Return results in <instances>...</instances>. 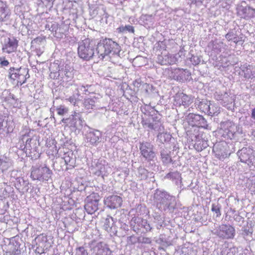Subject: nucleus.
I'll return each mask as SVG.
<instances>
[{
  "instance_id": "1",
  "label": "nucleus",
  "mask_w": 255,
  "mask_h": 255,
  "mask_svg": "<svg viewBox=\"0 0 255 255\" xmlns=\"http://www.w3.org/2000/svg\"><path fill=\"white\" fill-rule=\"evenodd\" d=\"M154 201L158 209L161 211L173 212L176 206L175 197L165 191L157 189L153 195Z\"/></svg>"
},
{
  "instance_id": "2",
  "label": "nucleus",
  "mask_w": 255,
  "mask_h": 255,
  "mask_svg": "<svg viewBox=\"0 0 255 255\" xmlns=\"http://www.w3.org/2000/svg\"><path fill=\"white\" fill-rule=\"evenodd\" d=\"M96 45L95 40L90 38H85L79 42L78 48L79 56L87 61L97 57L95 50Z\"/></svg>"
},
{
  "instance_id": "3",
  "label": "nucleus",
  "mask_w": 255,
  "mask_h": 255,
  "mask_svg": "<svg viewBox=\"0 0 255 255\" xmlns=\"http://www.w3.org/2000/svg\"><path fill=\"white\" fill-rule=\"evenodd\" d=\"M220 128L223 131V136L230 139H235L238 135L242 132L240 126L229 120L221 122Z\"/></svg>"
},
{
  "instance_id": "4",
  "label": "nucleus",
  "mask_w": 255,
  "mask_h": 255,
  "mask_svg": "<svg viewBox=\"0 0 255 255\" xmlns=\"http://www.w3.org/2000/svg\"><path fill=\"white\" fill-rule=\"evenodd\" d=\"M53 173L45 165L33 166L31 168V177L33 180L40 181H48Z\"/></svg>"
},
{
  "instance_id": "5",
  "label": "nucleus",
  "mask_w": 255,
  "mask_h": 255,
  "mask_svg": "<svg viewBox=\"0 0 255 255\" xmlns=\"http://www.w3.org/2000/svg\"><path fill=\"white\" fill-rule=\"evenodd\" d=\"M9 77L12 80H17L18 84L20 86L25 83L27 79L30 76L28 74V69L27 68H15L11 67L8 70Z\"/></svg>"
},
{
  "instance_id": "6",
  "label": "nucleus",
  "mask_w": 255,
  "mask_h": 255,
  "mask_svg": "<svg viewBox=\"0 0 255 255\" xmlns=\"http://www.w3.org/2000/svg\"><path fill=\"white\" fill-rule=\"evenodd\" d=\"M237 154L242 162L247 163L250 167H255V152L253 149L243 147Z\"/></svg>"
},
{
  "instance_id": "7",
  "label": "nucleus",
  "mask_w": 255,
  "mask_h": 255,
  "mask_svg": "<svg viewBox=\"0 0 255 255\" xmlns=\"http://www.w3.org/2000/svg\"><path fill=\"white\" fill-rule=\"evenodd\" d=\"M212 233L222 239H233L235 235V229L230 225L223 224L219 226Z\"/></svg>"
},
{
  "instance_id": "8",
  "label": "nucleus",
  "mask_w": 255,
  "mask_h": 255,
  "mask_svg": "<svg viewBox=\"0 0 255 255\" xmlns=\"http://www.w3.org/2000/svg\"><path fill=\"white\" fill-rule=\"evenodd\" d=\"M61 122L66 126L76 129H81L85 124V121L82 119L81 114L76 112L68 118H63Z\"/></svg>"
},
{
  "instance_id": "9",
  "label": "nucleus",
  "mask_w": 255,
  "mask_h": 255,
  "mask_svg": "<svg viewBox=\"0 0 255 255\" xmlns=\"http://www.w3.org/2000/svg\"><path fill=\"white\" fill-rule=\"evenodd\" d=\"M100 198L99 195L96 193H93L87 197L84 207L88 214H92L98 210Z\"/></svg>"
},
{
  "instance_id": "10",
  "label": "nucleus",
  "mask_w": 255,
  "mask_h": 255,
  "mask_svg": "<svg viewBox=\"0 0 255 255\" xmlns=\"http://www.w3.org/2000/svg\"><path fill=\"white\" fill-rule=\"evenodd\" d=\"M153 147V144L149 142H142L140 143V152L143 157L148 162L153 161L155 157Z\"/></svg>"
},
{
  "instance_id": "11",
  "label": "nucleus",
  "mask_w": 255,
  "mask_h": 255,
  "mask_svg": "<svg viewBox=\"0 0 255 255\" xmlns=\"http://www.w3.org/2000/svg\"><path fill=\"white\" fill-rule=\"evenodd\" d=\"M186 120L189 125L192 127H201L207 128L208 125L205 118L198 114L190 113L186 117Z\"/></svg>"
},
{
  "instance_id": "12",
  "label": "nucleus",
  "mask_w": 255,
  "mask_h": 255,
  "mask_svg": "<svg viewBox=\"0 0 255 255\" xmlns=\"http://www.w3.org/2000/svg\"><path fill=\"white\" fill-rule=\"evenodd\" d=\"M131 225L133 226L135 232H138L142 228L144 229L146 232H150L152 230V227L146 220L139 217L133 218L131 221Z\"/></svg>"
},
{
  "instance_id": "13",
  "label": "nucleus",
  "mask_w": 255,
  "mask_h": 255,
  "mask_svg": "<svg viewBox=\"0 0 255 255\" xmlns=\"http://www.w3.org/2000/svg\"><path fill=\"white\" fill-rule=\"evenodd\" d=\"M122 203V198L118 195H111L104 199L105 205L111 209H116L120 207Z\"/></svg>"
},
{
  "instance_id": "14",
  "label": "nucleus",
  "mask_w": 255,
  "mask_h": 255,
  "mask_svg": "<svg viewBox=\"0 0 255 255\" xmlns=\"http://www.w3.org/2000/svg\"><path fill=\"white\" fill-rule=\"evenodd\" d=\"M87 142L93 146H97L102 139V133L99 130L92 129L86 134Z\"/></svg>"
},
{
  "instance_id": "15",
  "label": "nucleus",
  "mask_w": 255,
  "mask_h": 255,
  "mask_svg": "<svg viewBox=\"0 0 255 255\" xmlns=\"http://www.w3.org/2000/svg\"><path fill=\"white\" fill-rule=\"evenodd\" d=\"M18 46V40L12 37L11 38H7L5 39L4 43L2 48L3 52L8 54L11 53L16 50Z\"/></svg>"
},
{
  "instance_id": "16",
  "label": "nucleus",
  "mask_w": 255,
  "mask_h": 255,
  "mask_svg": "<svg viewBox=\"0 0 255 255\" xmlns=\"http://www.w3.org/2000/svg\"><path fill=\"white\" fill-rule=\"evenodd\" d=\"M96 46V53L97 58L103 59L106 56L109 55L106 38L100 40Z\"/></svg>"
},
{
  "instance_id": "17",
  "label": "nucleus",
  "mask_w": 255,
  "mask_h": 255,
  "mask_svg": "<svg viewBox=\"0 0 255 255\" xmlns=\"http://www.w3.org/2000/svg\"><path fill=\"white\" fill-rule=\"evenodd\" d=\"M109 168V167L107 165L97 161L92 166L91 169L92 173L95 175L104 177V176L108 175Z\"/></svg>"
},
{
  "instance_id": "18",
  "label": "nucleus",
  "mask_w": 255,
  "mask_h": 255,
  "mask_svg": "<svg viewBox=\"0 0 255 255\" xmlns=\"http://www.w3.org/2000/svg\"><path fill=\"white\" fill-rule=\"evenodd\" d=\"M237 13L241 18L249 19L255 16V8L251 6H240L237 9Z\"/></svg>"
},
{
  "instance_id": "19",
  "label": "nucleus",
  "mask_w": 255,
  "mask_h": 255,
  "mask_svg": "<svg viewBox=\"0 0 255 255\" xmlns=\"http://www.w3.org/2000/svg\"><path fill=\"white\" fill-rule=\"evenodd\" d=\"M115 223L114 218L110 216H108L103 225L104 230L111 235H117L118 232V228L115 225Z\"/></svg>"
},
{
  "instance_id": "20",
  "label": "nucleus",
  "mask_w": 255,
  "mask_h": 255,
  "mask_svg": "<svg viewBox=\"0 0 255 255\" xmlns=\"http://www.w3.org/2000/svg\"><path fill=\"white\" fill-rule=\"evenodd\" d=\"M172 74L173 78L179 82H182L185 80H187L189 77L191 76V73L187 69H175Z\"/></svg>"
},
{
  "instance_id": "21",
  "label": "nucleus",
  "mask_w": 255,
  "mask_h": 255,
  "mask_svg": "<svg viewBox=\"0 0 255 255\" xmlns=\"http://www.w3.org/2000/svg\"><path fill=\"white\" fill-rule=\"evenodd\" d=\"M64 65H61L59 61L56 60L51 63L49 66L50 71V76L53 79H58L60 77V74Z\"/></svg>"
},
{
  "instance_id": "22",
  "label": "nucleus",
  "mask_w": 255,
  "mask_h": 255,
  "mask_svg": "<svg viewBox=\"0 0 255 255\" xmlns=\"http://www.w3.org/2000/svg\"><path fill=\"white\" fill-rule=\"evenodd\" d=\"M161 160L164 165H168L170 163H174L171 156V151L165 147H161L160 150Z\"/></svg>"
},
{
  "instance_id": "23",
  "label": "nucleus",
  "mask_w": 255,
  "mask_h": 255,
  "mask_svg": "<svg viewBox=\"0 0 255 255\" xmlns=\"http://www.w3.org/2000/svg\"><path fill=\"white\" fill-rule=\"evenodd\" d=\"M157 61L162 65H172L178 61V58L171 54L165 55L164 56L158 55L157 58Z\"/></svg>"
},
{
  "instance_id": "24",
  "label": "nucleus",
  "mask_w": 255,
  "mask_h": 255,
  "mask_svg": "<svg viewBox=\"0 0 255 255\" xmlns=\"http://www.w3.org/2000/svg\"><path fill=\"white\" fill-rule=\"evenodd\" d=\"M165 179H170L177 186H179L180 188L182 187V177L179 172L175 171H171L167 173L164 177Z\"/></svg>"
},
{
  "instance_id": "25",
  "label": "nucleus",
  "mask_w": 255,
  "mask_h": 255,
  "mask_svg": "<svg viewBox=\"0 0 255 255\" xmlns=\"http://www.w3.org/2000/svg\"><path fill=\"white\" fill-rule=\"evenodd\" d=\"M213 151L214 152L215 156L220 159H224L227 154L225 146L222 143L215 144L213 147Z\"/></svg>"
},
{
  "instance_id": "26",
  "label": "nucleus",
  "mask_w": 255,
  "mask_h": 255,
  "mask_svg": "<svg viewBox=\"0 0 255 255\" xmlns=\"http://www.w3.org/2000/svg\"><path fill=\"white\" fill-rule=\"evenodd\" d=\"M106 42L109 49V54L119 56L121 51V46L119 44L110 38H106Z\"/></svg>"
},
{
  "instance_id": "27",
  "label": "nucleus",
  "mask_w": 255,
  "mask_h": 255,
  "mask_svg": "<svg viewBox=\"0 0 255 255\" xmlns=\"http://www.w3.org/2000/svg\"><path fill=\"white\" fill-rule=\"evenodd\" d=\"M63 159L65 164L68 166L66 169H72L75 166L76 157L71 151L65 152Z\"/></svg>"
},
{
  "instance_id": "28",
  "label": "nucleus",
  "mask_w": 255,
  "mask_h": 255,
  "mask_svg": "<svg viewBox=\"0 0 255 255\" xmlns=\"http://www.w3.org/2000/svg\"><path fill=\"white\" fill-rule=\"evenodd\" d=\"M175 101L177 104H179L180 106L183 105L185 107L188 106L191 103V98L183 93L176 94Z\"/></svg>"
},
{
  "instance_id": "29",
  "label": "nucleus",
  "mask_w": 255,
  "mask_h": 255,
  "mask_svg": "<svg viewBox=\"0 0 255 255\" xmlns=\"http://www.w3.org/2000/svg\"><path fill=\"white\" fill-rule=\"evenodd\" d=\"M60 77L67 81H71L74 77V69L73 67H70L67 64L63 66L60 74Z\"/></svg>"
},
{
  "instance_id": "30",
  "label": "nucleus",
  "mask_w": 255,
  "mask_h": 255,
  "mask_svg": "<svg viewBox=\"0 0 255 255\" xmlns=\"http://www.w3.org/2000/svg\"><path fill=\"white\" fill-rule=\"evenodd\" d=\"M252 67L250 65L247 63H245L241 66V74L244 75V77L245 79H249L253 78V74Z\"/></svg>"
},
{
  "instance_id": "31",
  "label": "nucleus",
  "mask_w": 255,
  "mask_h": 255,
  "mask_svg": "<svg viewBox=\"0 0 255 255\" xmlns=\"http://www.w3.org/2000/svg\"><path fill=\"white\" fill-rule=\"evenodd\" d=\"M11 165V159L4 155L0 156V169L2 172L7 170Z\"/></svg>"
},
{
  "instance_id": "32",
  "label": "nucleus",
  "mask_w": 255,
  "mask_h": 255,
  "mask_svg": "<svg viewBox=\"0 0 255 255\" xmlns=\"http://www.w3.org/2000/svg\"><path fill=\"white\" fill-rule=\"evenodd\" d=\"M137 177L140 180H145L148 178L153 177V172H149L147 170L142 167H139L137 171Z\"/></svg>"
},
{
  "instance_id": "33",
  "label": "nucleus",
  "mask_w": 255,
  "mask_h": 255,
  "mask_svg": "<svg viewBox=\"0 0 255 255\" xmlns=\"http://www.w3.org/2000/svg\"><path fill=\"white\" fill-rule=\"evenodd\" d=\"M93 250L97 251L99 255H111V252L109 249L105 247L102 242L98 243L93 248Z\"/></svg>"
},
{
  "instance_id": "34",
  "label": "nucleus",
  "mask_w": 255,
  "mask_h": 255,
  "mask_svg": "<svg viewBox=\"0 0 255 255\" xmlns=\"http://www.w3.org/2000/svg\"><path fill=\"white\" fill-rule=\"evenodd\" d=\"M9 13V10L5 2L0 0V20H4Z\"/></svg>"
},
{
  "instance_id": "35",
  "label": "nucleus",
  "mask_w": 255,
  "mask_h": 255,
  "mask_svg": "<svg viewBox=\"0 0 255 255\" xmlns=\"http://www.w3.org/2000/svg\"><path fill=\"white\" fill-rule=\"evenodd\" d=\"M97 99L94 97L92 98L85 99L83 102V105L87 110L94 109L96 107V103Z\"/></svg>"
},
{
  "instance_id": "36",
  "label": "nucleus",
  "mask_w": 255,
  "mask_h": 255,
  "mask_svg": "<svg viewBox=\"0 0 255 255\" xmlns=\"http://www.w3.org/2000/svg\"><path fill=\"white\" fill-rule=\"evenodd\" d=\"M233 102V99L232 97H230L227 92H225V96L224 98L221 99V101L220 103L224 107H226L228 109H231L232 108V103Z\"/></svg>"
},
{
  "instance_id": "37",
  "label": "nucleus",
  "mask_w": 255,
  "mask_h": 255,
  "mask_svg": "<svg viewBox=\"0 0 255 255\" xmlns=\"http://www.w3.org/2000/svg\"><path fill=\"white\" fill-rule=\"evenodd\" d=\"M171 135L169 133L164 132V130L162 132H160L157 135V140L161 143L164 142H168L171 139Z\"/></svg>"
},
{
  "instance_id": "38",
  "label": "nucleus",
  "mask_w": 255,
  "mask_h": 255,
  "mask_svg": "<svg viewBox=\"0 0 255 255\" xmlns=\"http://www.w3.org/2000/svg\"><path fill=\"white\" fill-rule=\"evenodd\" d=\"M221 108L215 103H210L208 114L210 116L218 115L220 113Z\"/></svg>"
},
{
  "instance_id": "39",
  "label": "nucleus",
  "mask_w": 255,
  "mask_h": 255,
  "mask_svg": "<svg viewBox=\"0 0 255 255\" xmlns=\"http://www.w3.org/2000/svg\"><path fill=\"white\" fill-rule=\"evenodd\" d=\"M209 146L208 141L204 139L198 140L194 144V147L198 151H201Z\"/></svg>"
},
{
  "instance_id": "40",
  "label": "nucleus",
  "mask_w": 255,
  "mask_h": 255,
  "mask_svg": "<svg viewBox=\"0 0 255 255\" xmlns=\"http://www.w3.org/2000/svg\"><path fill=\"white\" fill-rule=\"evenodd\" d=\"M210 102L207 100H202L198 105V108L205 113L208 114L210 108Z\"/></svg>"
},
{
  "instance_id": "41",
  "label": "nucleus",
  "mask_w": 255,
  "mask_h": 255,
  "mask_svg": "<svg viewBox=\"0 0 255 255\" xmlns=\"http://www.w3.org/2000/svg\"><path fill=\"white\" fill-rule=\"evenodd\" d=\"M153 217L154 220V222L156 224V226L157 229H159L164 223V219L162 218L161 216L157 213H154Z\"/></svg>"
},
{
  "instance_id": "42",
  "label": "nucleus",
  "mask_w": 255,
  "mask_h": 255,
  "mask_svg": "<svg viewBox=\"0 0 255 255\" xmlns=\"http://www.w3.org/2000/svg\"><path fill=\"white\" fill-rule=\"evenodd\" d=\"M210 44L212 45V49L217 53L221 52L222 48L226 46V45L222 42H212Z\"/></svg>"
},
{
  "instance_id": "43",
  "label": "nucleus",
  "mask_w": 255,
  "mask_h": 255,
  "mask_svg": "<svg viewBox=\"0 0 255 255\" xmlns=\"http://www.w3.org/2000/svg\"><path fill=\"white\" fill-rule=\"evenodd\" d=\"M221 205L218 203H213L212 205L211 211L216 214V217H218L221 216Z\"/></svg>"
},
{
  "instance_id": "44",
  "label": "nucleus",
  "mask_w": 255,
  "mask_h": 255,
  "mask_svg": "<svg viewBox=\"0 0 255 255\" xmlns=\"http://www.w3.org/2000/svg\"><path fill=\"white\" fill-rule=\"evenodd\" d=\"M152 129L157 131L159 133L163 131L164 130V128L161 122L158 120V122L153 123V128H152Z\"/></svg>"
},
{
  "instance_id": "45",
  "label": "nucleus",
  "mask_w": 255,
  "mask_h": 255,
  "mask_svg": "<svg viewBox=\"0 0 255 255\" xmlns=\"http://www.w3.org/2000/svg\"><path fill=\"white\" fill-rule=\"evenodd\" d=\"M22 140L23 142H24V140H25V148H26V149L31 150L32 148L31 145V141H32V139L28 137L27 135H24L23 136Z\"/></svg>"
},
{
  "instance_id": "46",
  "label": "nucleus",
  "mask_w": 255,
  "mask_h": 255,
  "mask_svg": "<svg viewBox=\"0 0 255 255\" xmlns=\"http://www.w3.org/2000/svg\"><path fill=\"white\" fill-rule=\"evenodd\" d=\"M117 30L120 32H124L125 31H128L129 32L133 33L134 31L133 27L130 25L121 26L118 28Z\"/></svg>"
},
{
  "instance_id": "47",
  "label": "nucleus",
  "mask_w": 255,
  "mask_h": 255,
  "mask_svg": "<svg viewBox=\"0 0 255 255\" xmlns=\"http://www.w3.org/2000/svg\"><path fill=\"white\" fill-rule=\"evenodd\" d=\"M75 255H88V253L83 247H80L75 249Z\"/></svg>"
},
{
  "instance_id": "48",
  "label": "nucleus",
  "mask_w": 255,
  "mask_h": 255,
  "mask_svg": "<svg viewBox=\"0 0 255 255\" xmlns=\"http://www.w3.org/2000/svg\"><path fill=\"white\" fill-rule=\"evenodd\" d=\"M80 95L79 93L74 94L72 96L69 97V98L67 99L71 104L74 106H75L77 102L78 101V98Z\"/></svg>"
},
{
  "instance_id": "49",
  "label": "nucleus",
  "mask_w": 255,
  "mask_h": 255,
  "mask_svg": "<svg viewBox=\"0 0 255 255\" xmlns=\"http://www.w3.org/2000/svg\"><path fill=\"white\" fill-rule=\"evenodd\" d=\"M56 110L57 114L60 116H63L68 112V109L63 106H60L59 107L57 108Z\"/></svg>"
},
{
  "instance_id": "50",
  "label": "nucleus",
  "mask_w": 255,
  "mask_h": 255,
  "mask_svg": "<svg viewBox=\"0 0 255 255\" xmlns=\"http://www.w3.org/2000/svg\"><path fill=\"white\" fill-rule=\"evenodd\" d=\"M225 96V92L222 93L221 92H216L214 94L215 99L220 102L221 99H223Z\"/></svg>"
},
{
  "instance_id": "51",
  "label": "nucleus",
  "mask_w": 255,
  "mask_h": 255,
  "mask_svg": "<svg viewBox=\"0 0 255 255\" xmlns=\"http://www.w3.org/2000/svg\"><path fill=\"white\" fill-rule=\"evenodd\" d=\"M190 61L193 65H198L201 62V58L198 56L193 55L190 58Z\"/></svg>"
},
{
  "instance_id": "52",
  "label": "nucleus",
  "mask_w": 255,
  "mask_h": 255,
  "mask_svg": "<svg viewBox=\"0 0 255 255\" xmlns=\"http://www.w3.org/2000/svg\"><path fill=\"white\" fill-rule=\"evenodd\" d=\"M225 37L228 41H231L236 38V34L233 31H229L226 34Z\"/></svg>"
},
{
  "instance_id": "53",
  "label": "nucleus",
  "mask_w": 255,
  "mask_h": 255,
  "mask_svg": "<svg viewBox=\"0 0 255 255\" xmlns=\"http://www.w3.org/2000/svg\"><path fill=\"white\" fill-rule=\"evenodd\" d=\"M138 242L142 244H150L151 243V239L148 237H142L138 239Z\"/></svg>"
},
{
  "instance_id": "54",
  "label": "nucleus",
  "mask_w": 255,
  "mask_h": 255,
  "mask_svg": "<svg viewBox=\"0 0 255 255\" xmlns=\"http://www.w3.org/2000/svg\"><path fill=\"white\" fill-rule=\"evenodd\" d=\"M38 241L40 243L46 242L47 241V236L44 235L43 234L38 236L36 238Z\"/></svg>"
},
{
  "instance_id": "55",
  "label": "nucleus",
  "mask_w": 255,
  "mask_h": 255,
  "mask_svg": "<svg viewBox=\"0 0 255 255\" xmlns=\"http://www.w3.org/2000/svg\"><path fill=\"white\" fill-rule=\"evenodd\" d=\"M90 87L91 86L88 85L86 86L82 85L79 87L78 89L82 91L84 94H87V93H90V92L88 91V88Z\"/></svg>"
},
{
  "instance_id": "56",
  "label": "nucleus",
  "mask_w": 255,
  "mask_h": 255,
  "mask_svg": "<svg viewBox=\"0 0 255 255\" xmlns=\"http://www.w3.org/2000/svg\"><path fill=\"white\" fill-rule=\"evenodd\" d=\"M144 60H145V59H144V57L140 56H138L133 59V62L134 63V64L137 65L138 66H140V65L138 64V62H142Z\"/></svg>"
},
{
  "instance_id": "57",
  "label": "nucleus",
  "mask_w": 255,
  "mask_h": 255,
  "mask_svg": "<svg viewBox=\"0 0 255 255\" xmlns=\"http://www.w3.org/2000/svg\"><path fill=\"white\" fill-rule=\"evenodd\" d=\"M0 64L1 66H7L9 64V62L5 59L4 57H0Z\"/></svg>"
},
{
  "instance_id": "58",
  "label": "nucleus",
  "mask_w": 255,
  "mask_h": 255,
  "mask_svg": "<svg viewBox=\"0 0 255 255\" xmlns=\"http://www.w3.org/2000/svg\"><path fill=\"white\" fill-rule=\"evenodd\" d=\"M253 232L252 230L250 229L249 228H244L243 230V235L244 236H248L249 235H251L252 234Z\"/></svg>"
},
{
  "instance_id": "59",
  "label": "nucleus",
  "mask_w": 255,
  "mask_h": 255,
  "mask_svg": "<svg viewBox=\"0 0 255 255\" xmlns=\"http://www.w3.org/2000/svg\"><path fill=\"white\" fill-rule=\"evenodd\" d=\"M143 86L145 87L146 93L147 94H149L150 92H149L148 90H151L152 88V86L149 84H147L146 83H143Z\"/></svg>"
},
{
  "instance_id": "60",
  "label": "nucleus",
  "mask_w": 255,
  "mask_h": 255,
  "mask_svg": "<svg viewBox=\"0 0 255 255\" xmlns=\"http://www.w3.org/2000/svg\"><path fill=\"white\" fill-rule=\"evenodd\" d=\"M142 125L144 128H148L150 129H152V128H153V123L144 122Z\"/></svg>"
},
{
  "instance_id": "61",
  "label": "nucleus",
  "mask_w": 255,
  "mask_h": 255,
  "mask_svg": "<svg viewBox=\"0 0 255 255\" xmlns=\"http://www.w3.org/2000/svg\"><path fill=\"white\" fill-rule=\"evenodd\" d=\"M134 87L138 88L141 85V81L140 79L135 80L133 83Z\"/></svg>"
},
{
  "instance_id": "62",
  "label": "nucleus",
  "mask_w": 255,
  "mask_h": 255,
  "mask_svg": "<svg viewBox=\"0 0 255 255\" xmlns=\"http://www.w3.org/2000/svg\"><path fill=\"white\" fill-rule=\"evenodd\" d=\"M185 53H180V51H179L177 54H175L174 56V57H176L178 58V60L179 58H181V59L184 58L185 57Z\"/></svg>"
},
{
  "instance_id": "63",
  "label": "nucleus",
  "mask_w": 255,
  "mask_h": 255,
  "mask_svg": "<svg viewBox=\"0 0 255 255\" xmlns=\"http://www.w3.org/2000/svg\"><path fill=\"white\" fill-rule=\"evenodd\" d=\"M144 17L146 20H151L153 19L152 15L146 14L144 16Z\"/></svg>"
},
{
  "instance_id": "64",
  "label": "nucleus",
  "mask_w": 255,
  "mask_h": 255,
  "mask_svg": "<svg viewBox=\"0 0 255 255\" xmlns=\"http://www.w3.org/2000/svg\"><path fill=\"white\" fill-rule=\"evenodd\" d=\"M251 118L255 120V107L252 110V113L251 116Z\"/></svg>"
}]
</instances>
